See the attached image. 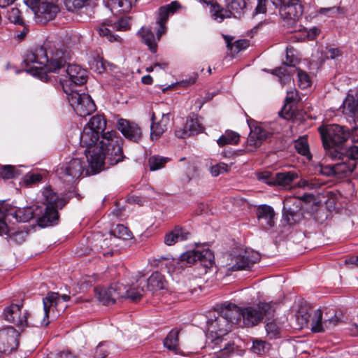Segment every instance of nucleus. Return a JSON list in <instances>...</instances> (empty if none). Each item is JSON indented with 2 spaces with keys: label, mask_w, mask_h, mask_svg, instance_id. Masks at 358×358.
<instances>
[{
  "label": "nucleus",
  "mask_w": 358,
  "mask_h": 358,
  "mask_svg": "<svg viewBox=\"0 0 358 358\" xmlns=\"http://www.w3.org/2000/svg\"><path fill=\"white\" fill-rule=\"evenodd\" d=\"M15 169L11 165H5L0 168V176L3 179H10L15 177Z\"/></svg>",
  "instance_id": "47"
},
{
  "label": "nucleus",
  "mask_w": 358,
  "mask_h": 358,
  "mask_svg": "<svg viewBox=\"0 0 358 358\" xmlns=\"http://www.w3.org/2000/svg\"><path fill=\"white\" fill-rule=\"evenodd\" d=\"M234 351V343H226L221 350L220 355H214L211 358H229L230 352Z\"/></svg>",
  "instance_id": "54"
},
{
  "label": "nucleus",
  "mask_w": 358,
  "mask_h": 358,
  "mask_svg": "<svg viewBox=\"0 0 358 358\" xmlns=\"http://www.w3.org/2000/svg\"><path fill=\"white\" fill-rule=\"evenodd\" d=\"M321 173L323 175L327 176H336V172L334 169V164L333 165H327L324 166L321 168Z\"/></svg>",
  "instance_id": "59"
},
{
  "label": "nucleus",
  "mask_w": 358,
  "mask_h": 358,
  "mask_svg": "<svg viewBox=\"0 0 358 358\" xmlns=\"http://www.w3.org/2000/svg\"><path fill=\"white\" fill-rule=\"evenodd\" d=\"M108 354V350L106 344L100 343L95 349L94 358H106Z\"/></svg>",
  "instance_id": "55"
},
{
  "label": "nucleus",
  "mask_w": 358,
  "mask_h": 358,
  "mask_svg": "<svg viewBox=\"0 0 358 358\" xmlns=\"http://www.w3.org/2000/svg\"><path fill=\"white\" fill-rule=\"evenodd\" d=\"M315 310L307 303L301 304L299 306L296 313V320L300 329L309 327L312 330V321Z\"/></svg>",
  "instance_id": "21"
},
{
  "label": "nucleus",
  "mask_w": 358,
  "mask_h": 358,
  "mask_svg": "<svg viewBox=\"0 0 358 358\" xmlns=\"http://www.w3.org/2000/svg\"><path fill=\"white\" fill-rule=\"evenodd\" d=\"M229 170V166L225 163H218L211 166L210 168V172L213 177H217L223 173L227 172Z\"/></svg>",
  "instance_id": "45"
},
{
  "label": "nucleus",
  "mask_w": 358,
  "mask_h": 358,
  "mask_svg": "<svg viewBox=\"0 0 358 358\" xmlns=\"http://www.w3.org/2000/svg\"><path fill=\"white\" fill-rule=\"evenodd\" d=\"M185 128L188 129L191 135L197 134L203 131V127L199 122L198 115L194 113L187 117Z\"/></svg>",
  "instance_id": "32"
},
{
  "label": "nucleus",
  "mask_w": 358,
  "mask_h": 358,
  "mask_svg": "<svg viewBox=\"0 0 358 358\" xmlns=\"http://www.w3.org/2000/svg\"><path fill=\"white\" fill-rule=\"evenodd\" d=\"M108 243H109V241L107 238H106L103 241V245H101V251H100V252H101L103 256H104V257H111L113 255V250L112 249L105 250L103 248V246L108 245Z\"/></svg>",
  "instance_id": "61"
},
{
  "label": "nucleus",
  "mask_w": 358,
  "mask_h": 358,
  "mask_svg": "<svg viewBox=\"0 0 358 358\" xmlns=\"http://www.w3.org/2000/svg\"><path fill=\"white\" fill-rule=\"evenodd\" d=\"M339 322L340 320L336 315L322 321V312L320 309H317L314 311L313 316L312 331L314 333H321L331 330L336 326Z\"/></svg>",
  "instance_id": "18"
},
{
  "label": "nucleus",
  "mask_w": 358,
  "mask_h": 358,
  "mask_svg": "<svg viewBox=\"0 0 358 358\" xmlns=\"http://www.w3.org/2000/svg\"><path fill=\"white\" fill-rule=\"evenodd\" d=\"M137 287L133 285L128 287L127 285L120 282L113 284L108 288L96 287L94 288L95 295L103 305L106 306L115 303L119 299H128L137 301L146 292L145 281L137 280Z\"/></svg>",
  "instance_id": "5"
},
{
  "label": "nucleus",
  "mask_w": 358,
  "mask_h": 358,
  "mask_svg": "<svg viewBox=\"0 0 358 358\" xmlns=\"http://www.w3.org/2000/svg\"><path fill=\"white\" fill-rule=\"evenodd\" d=\"M180 330L172 329L164 341V346L170 350L176 351L178 349V335Z\"/></svg>",
  "instance_id": "35"
},
{
  "label": "nucleus",
  "mask_w": 358,
  "mask_h": 358,
  "mask_svg": "<svg viewBox=\"0 0 358 358\" xmlns=\"http://www.w3.org/2000/svg\"><path fill=\"white\" fill-rule=\"evenodd\" d=\"M329 57L331 59H336L341 55V52L338 48H329L328 50Z\"/></svg>",
  "instance_id": "64"
},
{
  "label": "nucleus",
  "mask_w": 358,
  "mask_h": 358,
  "mask_svg": "<svg viewBox=\"0 0 358 358\" xmlns=\"http://www.w3.org/2000/svg\"><path fill=\"white\" fill-rule=\"evenodd\" d=\"M91 69L94 70V71L101 73L103 72L106 69L105 64L102 60V59L98 58V59H94L93 61L90 62V63Z\"/></svg>",
  "instance_id": "53"
},
{
  "label": "nucleus",
  "mask_w": 358,
  "mask_h": 358,
  "mask_svg": "<svg viewBox=\"0 0 358 358\" xmlns=\"http://www.w3.org/2000/svg\"><path fill=\"white\" fill-rule=\"evenodd\" d=\"M20 333L13 327L0 331V352L10 353L19 344Z\"/></svg>",
  "instance_id": "16"
},
{
  "label": "nucleus",
  "mask_w": 358,
  "mask_h": 358,
  "mask_svg": "<svg viewBox=\"0 0 358 358\" xmlns=\"http://www.w3.org/2000/svg\"><path fill=\"white\" fill-rule=\"evenodd\" d=\"M169 159L158 155H153L148 159V166L150 171H157L165 166Z\"/></svg>",
  "instance_id": "37"
},
{
  "label": "nucleus",
  "mask_w": 358,
  "mask_h": 358,
  "mask_svg": "<svg viewBox=\"0 0 358 358\" xmlns=\"http://www.w3.org/2000/svg\"><path fill=\"white\" fill-rule=\"evenodd\" d=\"M266 10V0H258V4L255 8V13H264Z\"/></svg>",
  "instance_id": "63"
},
{
  "label": "nucleus",
  "mask_w": 358,
  "mask_h": 358,
  "mask_svg": "<svg viewBox=\"0 0 358 358\" xmlns=\"http://www.w3.org/2000/svg\"><path fill=\"white\" fill-rule=\"evenodd\" d=\"M191 233L186 228L177 225L173 229L166 234L164 243L167 245H173L178 241H186L189 238Z\"/></svg>",
  "instance_id": "23"
},
{
  "label": "nucleus",
  "mask_w": 358,
  "mask_h": 358,
  "mask_svg": "<svg viewBox=\"0 0 358 358\" xmlns=\"http://www.w3.org/2000/svg\"><path fill=\"white\" fill-rule=\"evenodd\" d=\"M103 2L111 10L116 8H122V10H124L129 8L128 6L124 8V2H128V0H103Z\"/></svg>",
  "instance_id": "49"
},
{
  "label": "nucleus",
  "mask_w": 358,
  "mask_h": 358,
  "mask_svg": "<svg viewBox=\"0 0 358 358\" xmlns=\"http://www.w3.org/2000/svg\"><path fill=\"white\" fill-rule=\"evenodd\" d=\"M278 303L271 301V302H259L257 304V309L261 313L262 318L264 317L267 318L273 317L274 315V313L277 308Z\"/></svg>",
  "instance_id": "34"
},
{
  "label": "nucleus",
  "mask_w": 358,
  "mask_h": 358,
  "mask_svg": "<svg viewBox=\"0 0 358 358\" xmlns=\"http://www.w3.org/2000/svg\"><path fill=\"white\" fill-rule=\"evenodd\" d=\"M42 194L46 205L43 211L38 206L35 210L31 207L16 208L5 201H0V235L8 233L6 220L9 217L20 222H26L36 217L38 226L41 227L57 224L59 220L57 210L62 209L67 201L59 198L50 187L44 188Z\"/></svg>",
  "instance_id": "3"
},
{
  "label": "nucleus",
  "mask_w": 358,
  "mask_h": 358,
  "mask_svg": "<svg viewBox=\"0 0 358 358\" xmlns=\"http://www.w3.org/2000/svg\"><path fill=\"white\" fill-rule=\"evenodd\" d=\"M85 162L81 159L73 158L70 161L62 164L57 168L56 172L61 181L64 183L73 185L84 172ZM71 188H75L71 186Z\"/></svg>",
  "instance_id": "9"
},
{
  "label": "nucleus",
  "mask_w": 358,
  "mask_h": 358,
  "mask_svg": "<svg viewBox=\"0 0 358 358\" xmlns=\"http://www.w3.org/2000/svg\"><path fill=\"white\" fill-rule=\"evenodd\" d=\"M284 22V26L293 27L303 14V6L300 0H271Z\"/></svg>",
  "instance_id": "8"
},
{
  "label": "nucleus",
  "mask_w": 358,
  "mask_h": 358,
  "mask_svg": "<svg viewBox=\"0 0 358 358\" xmlns=\"http://www.w3.org/2000/svg\"><path fill=\"white\" fill-rule=\"evenodd\" d=\"M41 180L42 176L38 173H28L24 176V182L27 185L38 183Z\"/></svg>",
  "instance_id": "51"
},
{
  "label": "nucleus",
  "mask_w": 358,
  "mask_h": 358,
  "mask_svg": "<svg viewBox=\"0 0 358 358\" xmlns=\"http://www.w3.org/2000/svg\"><path fill=\"white\" fill-rule=\"evenodd\" d=\"M299 178V173L294 171H282L275 174V186L290 188L292 182Z\"/></svg>",
  "instance_id": "28"
},
{
  "label": "nucleus",
  "mask_w": 358,
  "mask_h": 358,
  "mask_svg": "<svg viewBox=\"0 0 358 358\" xmlns=\"http://www.w3.org/2000/svg\"><path fill=\"white\" fill-rule=\"evenodd\" d=\"M111 234L118 238L129 240L132 238V233L128 227L123 224H117L112 231Z\"/></svg>",
  "instance_id": "40"
},
{
  "label": "nucleus",
  "mask_w": 358,
  "mask_h": 358,
  "mask_svg": "<svg viewBox=\"0 0 358 358\" xmlns=\"http://www.w3.org/2000/svg\"><path fill=\"white\" fill-rule=\"evenodd\" d=\"M343 113L358 119V92L355 96L348 95L343 103Z\"/></svg>",
  "instance_id": "29"
},
{
  "label": "nucleus",
  "mask_w": 358,
  "mask_h": 358,
  "mask_svg": "<svg viewBox=\"0 0 358 358\" xmlns=\"http://www.w3.org/2000/svg\"><path fill=\"white\" fill-rule=\"evenodd\" d=\"M240 141V135L234 131L227 130L217 141L220 147L226 145H236Z\"/></svg>",
  "instance_id": "33"
},
{
  "label": "nucleus",
  "mask_w": 358,
  "mask_h": 358,
  "mask_svg": "<svg viewBox=\"0 0 358 358\" xmlns=\"http://www.w3.org/2000/svg\"><path fill=\"white\" fill-rule=\"evenodd\" d=\"M296 71L300 87L302 89L308 88L310 85V80L308 74L300 69H296Z\"/></svg>",
  "instance_id": "44"
},
{
  "label": "nucleus",
  "mask_w": 358,
  "mask_h": 358,
  "mask_svg": "<svg viewBox=\"0 0 358 358\" xmlns=\"http://www.w3.org/2000/svg\"><path fill=\"white\" fill-rule=\"evenodd\" d=\"M224 38L226 39L227 48L236 52L246 48L249 45L248 40H238L235 41L234 43H231L229 37L224 36Z\"/></svg>",
  "instance_id": "41"
},
{
  "label": "nucleus",
  "mask_w": 358,
  "mask_h": 358,
  "mask_svg": "<svg viewBox=\"0 0 358 358\" xmlns=\"http://www.w3.org/2000/svg\"><path fill=\"white\" fill-rule=\"evenodd\" d=\"M24 1L34 13L36 8L45 0H24Z\"/></svg>",
  "instance_id": "60"
},
{
  "label": "nucleus",
  "mask_w": 358,
  "mask_h": 358,
  "mask_svg": "<svg viewBox=\"0 0 358 358\" xmlns=\"http://www.w3.org/2000/svg\"><path fill=\"white\" fill-rule=\"evenodd\" d=\"M59 10V6L54 0H45L34 12L36 20L38 23L45 24L55 19Z\"/></svg>",
  "instance_id": "15"
},
{
  "label": "nucleus",
  "mask_w": 358,
  "mask_h": 358,
  "mask_svg": "<svg viewBox=\"0 0 358 358\" xmlns=\"http://www.w3.org/2000/svg\"><path fill=\"white\" fill-rule=\"evenodd\" d=\"M155 115L152 113V124L150 127V137L152 140L159 138L167 129V124L169 122V114H162V119L158 122H155Z\"/></svg>",
  "instance_id": "25"
},
{
  "label": "nucleus",
  "mask_w": 358,
  "mask_h": 358,
  "mask_svg": "<svg viewBox=\"0 0 358 358\" xmlns=\"http://www.w3.org/2000/svg\"><path fill=\"white\" fill-rule=\"evenodd\" d=\"M166 285V282L164 275L156 271L152 273L145 282V289L155 292L165 289Z\"/></svg>",
  "instance_id": "27"
},
{
  "label": "nucleus",
  "mask_w": 358,
  "mask_h": 358,
  "mask_svg": "<svg viewBox=\"0 0 358 358\" xmlns=\"http://www.w3.org/2000/svg\"><path fill=\"white\" fill-rule=\"evenodd\" d=\"M297 186L300 188H307L308 189H315L318 187V184L315 183L311 180L301 179L298 183Z\"/></svg>",
  "instance_id": "57"
},
{
  "label": "nucleus",
  "mask_w": 358,
  "mask_h": 358,
  "mask_svg": "<svg viewBox=\"0 0 358 358\" xmlns=\"http://www.w3.org/2000/svg\"><path fill=\"white\" fill-rule=\"evenodd\" d=\"M117 127L122 134L130 141L138 143L142 139V129L136 122L126 119H120Z\"/></svg>",
  "instance_id": "17"
},
{
  "label": "nucleus",
  "mask_w": 358,
  "mask_h": 358,
  "mask_svg": "<svg viewBox=\"0 0 358 358\" xmlns=\"http://www.w3.org/2000/svg\"><path fill=\"white\" fill-rule=\"evenodd\" d=\"M299 100L298 92L294 90L287 91L285 101L287 103H291Z\"/></svg>",
  "instance_id": "58"
},
{
  "label": "nucleus",
  "mask_w": 358,
  "mask_h": 358,
  "mask_svg": "<svg viewBox=\"0 0 358 358\" xmlns=\"http://www.w3.org/2000/svg\"><path fill=\"white\" fill-rule=\"evenodd\" d=\"M294 147L299 154L306 156L310 159L309 145L306 136L300 137L299 139L295 141Z\"/></svg>",
  "instance_id": "39"
},
{
  "label": "nucleus",
  "mask_w": 358,
  "mask_h": 358,
  "mask_svg": "<svg viewBox=\"0 0 358 358\" xmlns=\"http://www.w3.org/2000/svg\"><path fill=\"white\" fill-rule=\"evenodd\" d=\"M257 177L259 180H261L268 185L275 186V176H273L271 172L263 171L258 173L257 174Z\"/></svg>",
  "instance_id": "46"
},
{
  "label": "nucleus",
  "mask_w": 358,
  "mask_h": 358,
  "mask_svg": "<svg viewBox=\"0 0 358 358\" xmlns=\"http://www.w3.org/2000/svg\"><path fill=\"white\" fill-rule=\"evenodd\" d=\"M329 157L334 160H353L358 159V146L352 145L349 148H339L331 149L329 151Z\"/></svg>",
  "instance_id": "20"
},
{
  "label": "nucleus",
  "mask_w": 358,
  "mask_h": 358,
  "mask_svg": "<svg viewBox=\"0 0 358 358\" xmlns=\"http://www.w3.org/2000/svg\"><path fill=\"white\" fill-rule=\"evenodd\" d=\"M8 19L10 22L14 24H23V19L21 17V13L17 8H12L8 11Z\"/></svg>",
  "instance_id": "43"
},
{
  "label": "nucleus",
  "mask_w": 358,
  "mask_h": 358,
  "mask_svg": "<svg viewBox=\"0 0 358 358\" xmlns=\"http://www.w3.org/2000/svg\"><path fill=\"white\" fill-rule=\"evenodd\" d=\"M318 131L321 136L322 143L329 156L331 149L343 148L341 145L350 136L349 130L338 124L320 126Z\"/></svg>",
  "instance_id": "7"
},
{
  "label": "nucleus",
  "mask_w": 358,
  "mask_h": 358,
  "mask_svg": "<svg viewBox=\"0 0 358 358\" xmlns=\"http://www.w3.org/2000/svg\"><path fill=\"white\" fill-rule=\"evenodd\" d=\"M340 161L341 162H338L334 164L336 176H338V178L348 177L355 169L356 162L346 159Z\"/></svg>",
  "instance_id": "31"
},
{
  "label": "nucleus",
  "mask_w": 358,
  "mask_h": 358,
  "mask_svg": "<svg viewBox=\"0 0 358 358\" xmlns=\"http://www.w3.org/2000/svg\"><path fill=\"white\" fill-rule=\"evenodd\" d=\"M241 318L247 327H254L258 324L262 320L261 313L257 308L246 307L241 310Z\"/></svg>",
  "instance_id": "26"
},
{
  "label": "nucleus",
  "mask_w": 358,
  "mask_h": 358,
  "mask_svg": "<svg viewBox=\"0 0 358 358\" xmlns=\"http://www.w3.org/2000/svg\"><path fill=\"white\" fill-rule=\"evenodd\" d=\"M199 250H189L180 255V261L188 264H194L199 259Z\"/></svg>",
  "instance_id": "42"
},
{
  "label": "nucleus",
  "mask_w": 358,
  "mask_h": 358,
  "mask_svg": "<svg viewBox=\"0 0 358 358\" xmlns=\"http://www.w3.org/2000/svg\"><path fill=\"white\" fill-rule=\"evenodd\" d=\"M250 134L247 138L245 150L247 152H253L259 148L262 142L273 135V132L266 130L264 127L257 123L250 124Z\"/></svg>",
  "instance_id": "13"
},
{
  "label": "nucleus",
  "mask_w": 358,
  "mask_h": 358,
  "mask_svg": "<svg viewBox=\"0 0 358 358\" xmlns=\"http://www.w3.org/2000/svg\"><path fill=\"white\" fill-rule=\"evenodd\" d=\"M294 66V60L289 59L288 51H287V61L283 62V65L273 69L272 73L279 78V81L282 85H285L287 83L290 82L292 80L289 72L287 71L286 66Z\"/></svg>",
  "instance_id": "30"
},
{
  "label": "nucleus",
  "mask_w": 358,
  "mask_h": 358,
  "mask_svg": "<svg viewBox=\"0 0 358 358\" xmlns=\"http://www.w3.org/2000/svg\"><path fill=\"white\" fill-rule=\"evenodd\" d=\"M113 29H116L120 31H124L129 29V19H120L117 22H115Z\"/></svg>",
  "instance_id": "56"
},
{
  "label": "nucleus",
  "mask_w": 358,
  "mask_h": 358,
  "mask_svg": "<svg viewBox=\"0 0 358 358\" xmlns=\"http://www.w3.org/2000/svg\"><path fill=\"white\" fill-rule=\"evenodd\" d=\"M303 218L301 199L295 196L286 197L283 201V221L289 225H294L300 222Z\"/></svg>",
  "instance_id": "12"
},
{
  "label": "nucleus",
  "mask_w": 358,
  "mask_h": 358,
  "mask_svg": "<svg viewBox=\"0 0 358 358\" xmlns=\"http://www.w3.org/2000/svg\"><path fill=\"white\" fill-rule=\"evenodd\" d=\"M199 259L200 264L206 268L212 266L214 262V254L209 249L199 250Z\"/></svg>",
  "instance_id": "36"
},
{
  "label": "nucleus",
  "mask_w": 358,
  "mask_h": 358,
  "mask_svg": "<svg viewBox=\"0 0 358 358\" xmlns=\"http://www.w3.org/2000/svg\"><path fill=\"white\" fill-rule=\"evenodd\" d=\"M179 8H180V4L177 1H173L159 8L156 20V24L158 26L157 37L155 36L150 28L142 27L138 31V35L141 38L142 42L148 47L152 52L155 53L157 52V41H159L162 34L166 32V24L169 16L176 13Z\"/></svg>",
  "instance_id": "6"
},
{
  "label": "nucleus",
  "mask_w": 358,
  "mask_h": 358,
  "mask_svg": "<svg viewBox=\"0 0 358 358\" xmlns=\"http://www.w3.org/2000/svg\"><path fill=\"white\" fill-rule=\"evenodd\" d=\"M175 134L178 138H185L189 136H191L190 132L188 131L187 128L179 129L176 130Z\"/></svg>",
  "instance_id": "62"
},
{
  "label": "nucleus",
  "mask_w": 358,
  "mask_h": 358,
  "mask_svg": "<svg viewBox=\"0 0 358 358\" xmlns=\"http://www.w3.org/2000/svg\"><path fill=\"white\" fill-rule=\"evenodd\" d=\"M267 337L269 339H275L280 337L281 327L275 320L267 322L265 326Z\"/></svg>",
  "instance_id": "38"
},
{
  "label": "nucleus",
  "mask_w": 358,
  "mask_h": 358,
  "mask_svg": "<svg viewBox=\"0 0 358 358\" xmlns=\"http://www.w3.org/2000/svg\"><path fill=\"white\" fill-rule=\"evenodd\" d=\"M70 296L67 294L59 295L57 292H48L47 296L43 299V316L34 315L24 310L22 312V304L12 303L4 309V319L19 328L24 329L26 327H46L50 323L49 317L51 312L57 308L61 300L68 301Z\"/></svg>",
  "instance_id": "4"
},
{
  "label": "nucleus",
  "mask_w": 358,
  "mask_h": 358,
  "mask_svg": "<svg viewBox=\"0 0 358 358\" xmlns=\"http://www.w3.org/2000/svg\"><path fill=\"white\" fill-rule=\"evenodd\" d=\"M267 343L262 340H255L253 341L252 350L257 355H262L265 353L266 345Z\"/></svg>",
  "instance_id": "52"
},
{
  "label": "nucleus",
  "mask_w": 358,
  "mask_h": 358,
  "mask_svg": "<svg viewBox=\"0 0 358 358\" xmlns=\"http://www.w3.org/2000/svg\"><path fill=\"white\" fill-rule=\"evenodd\" d=\"M97 31L100 36H106L110 41H119L120 37L113 34L112 31L105 25L99 27Z\"/></svg>",
  "instance_id": "48"
},
{
  "label": "nucleus",
  "mask_w": 358,
  "mask_h": 358,
  "mask_svg": "<svg viewBox=\"0 0 358 358\" xmlns=\"http://www.w3.org/2000/svg\"><path fill=\"white\" fill-rule=\"evenodd\" d=\"M241 310L235 304L228 303L221 308L219 314L227 319L232 327L241 320Z\"/></svg>",
  "instance_id": "24"
},
{
  "label": "nucleus",
  "mask_w": 358,
  "mask_h": 358,
  "mask_svg": "<svg viewBox=\"0 0 358 358\" xmlns=\"http://www.w3.org/2000/svg\"><path fill=\"white\" fill-rule=\"evenodd\" d=\"M226 8L218 3L212 5V15L215 20L222 22L224 18L235 17L244 13L246 8L245 0H225Z\"/></svg>",
  "instance_id": "11"
},
{
  "label": "nucleus",
  "mask_w": 358,
  "mask_h": 358,
  "mask_svg": "<svg viewBox=\"0 0 358 358\" xmlns=\"http://www.w3.org/2000/svg\"><path fill=\"white\" fill-rule=\"evenodd\" d=\"M231 327L228 320L220 314L215 319L208 321V334L216 344L222 341V338L229 333Z\"/></svg>",
  "instance_id": "14"
},
{
  "label": "nucleus",
  "mask_w": 358,
  "mask_h": 358,
  "mask_svg": "<svg viewBox=\"0 0 358 358\" xmlns=\"http://www.w3.org/2000/svg\"><path fill=\"white\" fill-rule=\"evenodd\" d=\"M70 52L64 48H57L50 41L27 51L24 63L29 66L27 71L43 82H52L50 73L57 74V79L65 94L78 90L77 87L87 81V72L77 64H70Z\"/></svg>",
  "instance_id": "1"
},
{
  "label": "nucleus",
  "mask_w": 358,
  "mask_h": 358,
  "mask_svg": "<svg viewBox=\"0 0 358 358\" xmlns=\"http://www.w3.org/2000/svg\"><path fill=\"white\" fill-rule=\"evenodd\" d=\"M66 94L70 105L80 117H86L95 111V103L88 94L76 90Z\"/></svg>",
  "instance_id": "10"
},
{
  "label": "nucleus",
  "mask_w": 358,
  "mask_h": 358,
  "mask_svg": "<svg viewBox=\"0 0 358 358\" xmlns=\"http://www.w3.org/2000/svg\"><path fill=\"white\" fill-rule=\"evenodd\" d=\"M106 120L103 115L93 116L84 127L80 143L85 148V154L94 174L105 169V165L114 166L122 162V139L115 131L104 132Z\"/></svg>",
  "instance_id": "2"
},
{
  "label": "nucleus",
  "mask_w": 358,
  "mask_h": 358,
  "mask_svg": "<svg viewBox=\"0 0 358 358\" xmlns=\"http://www.w3.org/2000/svg\"><path fill=\"white\" fill-rule=\"evenodd\" d=\"M87 0H66L65 6L69 10L83 8L87 3Z\"/></svg>",
  "instance_id": "50"
},
{
  "label": "nucleus",
  "mask_w": 358,
  "mask_h": 358,
  "mask_svg": "<svg viewBox=\"0 0 358 358\" xmlns=\"http://www.w3.org/2000/svg\"><path fill=\"white\" fill-rule=\"evenodd\" d=\"M257 217L260 224L264 229H269L274 226L275 212L272 207L268 205H261L257 209Z\"/></svg>",
  "instance_id": "22"
},
{
  "label": "nucleus",
  "mask_w": 358,
  "mask_h": 358,
  "mask_svg": "<svg viewBox=\"0 0 358 358\" xmlns=\"http://www.w3.org/2000/svg\"><path fill=\"white\" fill-rule=\"evenodd\" d=\"M260 259V255L257 252L245 251L242 256L237 257L236 263L231 266L233 271L250 269L255 263Z\"/></svg>",
  "instance_id": "19"
}]
</instances>
